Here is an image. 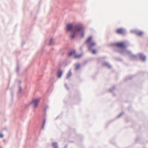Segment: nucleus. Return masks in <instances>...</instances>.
Masks as SVG:
<instances>
[{
	"instance_id": "f257e3e1",
	"label": "nucleus",
	"mask_w": 148,
	"mask_h": 148,
	"mask_svg": "<svg viewBox=\"0 0 148 148\" xmlns=\"http://www.w3.org/2000/svg\"><path fill=\"white\" fill-rule=\"evenodd\" d=\"M66 29L69 31H71L73 34L71 35V38H73L75 37V35L78 32L82 31L83 29V26L82 25L79 24L73 26L71 24L67 25Z\"/></svg>"
},
{
	"instance_id": "f03ea898",
	"label": "nucleus",
	"mask_w": 148,
	"mask_h": 148,
	"mask_svg": "<svg viewBox=\"0 0 148 148\" xmlns=\"http://www.w3.org/2000/svg\"><path fill=\"white\" fill-rule=\"evenodd\" d=\"M92 39V37L91 36L89 37L86 40V42L87 43L89 44L88 49L89 50H91L92 48L95 45L96 43L94 42H91Z\"/></svg>"
},
{
	"instance_id": "7ed1b4c3",
	"label": "nucleus",
	"mask_w": 148,
	"mask_h": 148,
	"mask_svg": "<svg viewBox=\"0 0 148 148\" xmlns=\"http://www.w3.org/2000/svg\"><path fill=\"white\" fill-rule=\"evenodd\" d=\"M68 55L69 56H71L73 55L74 56V58L77 59L80 58L82 56V54L77 55L75 50H73L70 52L68 54Z\"/></svg>"
},
{
	"instance_id": "20e7f679",
	"label": "nucleus",
	"mask_w": 148,
	"mask_h": 148,
	"mask_svg": "<svg viewBox=\"0 0 148 148\" xmlns=\"http://www.w3.org/2000/svg\"><path fill=\"white\" fill-rule=\"evenodd\" d=\"M39 102V99H35L33 100L31 103V104L33 107L36 108L37 106L38 103Z\"/></svg>"
},
{
	"instance_id": "39448f33",
	"label": "nucleus",
	"mask_w": 148,
	"mask_h": 148,
	"mask_svg": "<svg viewBox=\"0 0 148 148\" xmlns=\"http://www.w3.org/2000/svg\"><path fill=\"white\" fill-rule=\"evenodd\" d=\"M62 73V71H59L57 72V76L58 78H60L61 77Z\"/></svg>"
},
{
	"instance_id": "423d86ee",
	"label": "nucleus",
	"mask_w": 148,
	"mask_h": 148,
	"mask_svg": "<svg viewBox=\"0 0 148 148\" xmlns=\"http://www.w3.org/2000/svg\"><path fill=\"white\" fill-rule=\"evenodd\" d=\"M139 57L140 59L143 61H144L145 60V57L142 54H140Z\"/></svg>"
},
{
	"instance_id": "0eeeda50",
	"label": "nucleus",
	"mask_w": 148,
	"mask_h": 148,
	"mask_svg": "<svg viewBox=\"0 0 148 148\" xmlns=\"http://www.w3.org/2000/svg\"><path fill=\"white\" fill-rule=\"evenodd\" d=\"M52 145L54 148H58V146L57 143L54 142L52 143Z\"/></svg>"
},
{
	"instance_id": "6e6552de",
	"label": "nucleus",
	"mask_w": 148,
	"mask_h": 148,
	"mask_svg": "<svg viewBox=\"0 0 148 148\" xmlns=\"http://www.w3.org/2000/svg\"><path fill=\"white\" fill-rule=\"evenodd\" d=\"M113 45L116 47H120V43H116L113 44Z\"/></svg>"
},
{
	"instance_id": "1a4fd4ad",
	"label": "nucleus",
	"mask_w": 148,
	"mask_h": 148,
	"mask_svg": "<svg viewBox=\"0 0 148 148\" xmlns=\"http://www.w3.org/2000/svg\"><path fill=\"white\" fill-rule=\"evenodd\" d=\"M143 34V33L141 31L138 32H137V34L138 36H142Z\"/></svg>"
},
{
	"instance_id": "9d476101",
	"label": "nucleus",
	"mask_w": 148,
	"mask_h": 148,
	"mask_svg": "<svg viewBox=\"0 0 148 148\" xmlns=\"http://www.w3.org/2000/svg\"><path fill=\"white\" fill-rule=\"evenodd\" d=\"M125 47V45L124 43L121 42V49L124 48Z\"/></svg>"
},
{
	"instance_id": "9b49d317",
	"label": "nucleus",
	"mask_w": 148,
	"mask_h": 148,
	"mask_svg": "<svg viewBox=\"0 0 148 148\" xmlns=\"http://www.w3.org/2000/svg\"><path fill=\"white\" fill-rule=\"evenodd\" d=\"M125 31L123 29H121V34H124L125 33Z\"/></svg>"
},
{
	"instance_id": "f8f14e48",
	"label": "nucleus",
	"mask_w": 148,
	"mask_h": 148,
	"mask_svg": "<svg viewBox=\"0 0 148 148\" xmlns=\"http://www.w3.org/2000/svg\"><path fill=\"white\" fill-rule=\"evenodd\" d=\"M71 75V73L70 71H69L67 74L66 77L67 78H69Z\"/></svg>"
},
{
	"instance_id": "ddd939ff",
	"label": "nucleus",
	"mask_w": 148,
	"mask_h": 148,
	"mask_svg": "<svg viewBox=\"0 0 148 148\" xmlns=\"http://www.w3.org/2000/svg\"><path fill=\"white\" fill-rule=\"evenodd\" d=\"M80 67V65L79 64H77L76 65L75 69H78Z\"/></svg>"
},
{
	"instance_id": "4468645a",
	"label": "nucleus",
	"mask_w": 148,
	"mask_h": 148,
	"mask_svg": "<svg viewBox=\"0 0 148 148\" xmlns=\"http://www.w3.org/2000/svg\"><path fill=\"white\" fill-rule=\"evenodd\" d=\"M92 52L93 54H95L97 52V50L96 49H93L92 50Z\"/></svg>"
},
{
	"instance_id": "2eb2a0df",
	"label": "nucleus",
	"mask_w": 148,
	"mask_h": 148,
	"mask_svg": "<svg viewBox=\"0 0 148 148\" xmlns=\"http://www.w3.org/2000/svg\"><path fill=\"white\" fill-rule=\"evenodd\" d=\"M116 33L118 34L120 33V29H119L116 30Z\"/></svg>"
},
{
	"instance_id": "dca6fc26",
	"label": "nucleus",
	"mask_w": 148,
	"mask_h": 148,
	"mask_svg": "<svg viewBox=\"0 0 148 148\" xmlns=\"http://www.w3.org/2000/svg\"><path fill=\"white\" fill-rule=\"evenodd\" d=\"M45 119L43 121V127L44 126V125H45Z\"/></svg>"
},
{
	"instance_id": "f3484780",
	"label": "nucleus",
	"mask_w": 148,
	"mask_h": 148,
	"mask_svg": "<svg viewBox=\"0 0 148 148\" xmlns=\"http://www.w3.org/2000/svg\"><path fill=\"white\" fill-rule=\"evenodd\" d=\"M53 39H50V44H49V45H51V43H52V42L53 41Z\"/></svg>"
},
{
	"instance_id": "a211bd4d",
	"label": "nucleus",
	"mask_w": 148,
	"mask_h": 148,
	"mask_svg": "<svg viewBox=\"0 0 148 148\" xmlns=\"http://www.w3.org/2000/svg\"><path fill=\"white\" fill-rule=\"evenodd\" d=\"M0 137L2 138L3 137V135L2 134H0Z\"/></svg>"
},
{
	"instance_id": "6ab92c4d",
	"label": "nucleus",
	"mask_w": 148,
	"mask_h": 148,
	"mask_svg": "<svg viewBox=\"0 0 148 148\" xmlns=\"http://www.w3.org/2000/svg\"><path fill=\"white\" fill-rule=\"evenodd\" d=\"M138 137L136 138V142H137L138 141Z\"/></svg>"
},
{
	"instance_id": "aec40b11",
	"label": "nucleus",
	"mask_w": 148,
	"mask_h": 148,
	"mask_svg": "<svg viewBox=\"0 0 148 148\" xmlns=\"http://www.w3.org/2000/svg\"><path fill=\"white\" fill-rule=\"evenodd\" d=\"M123 113L122 112H121V116L123 114Z\"/></svg>"
},
{
	"instance_id": "412c9836",
	"label": "nucleus",
	"mask_w": 148,
	"mask_h": 148,
	"mask_svg": "<svg viewBox=\"0 0 148 148\" xmlns=\"http://www.w3.org/2000/svg\"><path fill=\"white\" fill-rule=\"evenodd\" d=\"M83 36H84V34H82V37H83Z\"/></svg>"
},
{
	"instance_id": "4be33fe9",
	"label": "nucleus",
	"mask_w": 148,
	"mask_h": 148,
	"mask_svg": "<svg viewBox=\"0 0 148 148\" xmlns=\"http://www.w3.org/2000/svg\"><path fill=\"white\" fill-rule=\"evenodd\" d=\"M19 89H20V90H21V88H20Z\"/></svg>"
}]
</instances>
